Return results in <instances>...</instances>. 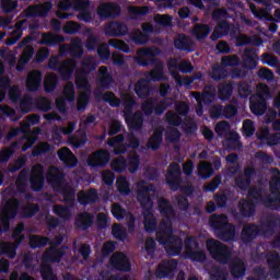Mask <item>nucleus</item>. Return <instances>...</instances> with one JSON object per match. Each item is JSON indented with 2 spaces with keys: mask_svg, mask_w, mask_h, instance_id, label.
<instances>
[{
  "mask_svg": "<svg viewBox=\"0 0 280 280\" xmlns=\"http://www.w3.org/2000/svg\"><path fill=\"white\" fill-rule=\"evenodd\" d=\"M48 183L51 185L54 191L61 194L63 202L68 206L55 205L52 213L62 220L71 218V210L75 207V190L65 184V173H55L47 176Z\"/></svg>",
  "mask_w": 280,
  "mask_h": 280,
  "instance_id": "nucleus-1",
  "label": "nucleus"
},
{
  "mask_svg": "<svg viewBox=\"0 0 280 280\" xmlns=\"http://www.w3.org/2000/svg\"><path fill=\"white\" fill-rule=\"evenodd\" d=\"M271 180L269 183V191L271 195L261 196V189L252 187L247 191L248 198H253L254 202H262L265 207L272 209V211H280V170L277 167L271 168Z\"/></svg>",
  "mask_w": 280,
  "mask_h": 280,
  "instance_id": "nucleus-2",
  "label": "nucleus"
},
{
  "mask_svg": "<svg viewBox=\"0 0 280 280\" xmlns=\"http://www.w3.org/2000/svg\"><path fill=\"white\" fill-rule=\"evenodd\" d=\"M137 200L144 211V231L147 233H154L156 231V218L149 217L152 213V207L154 202L152 201L151 191H155L154 184L145 185V180L138 183Z\"/></svg>",
  "mask_w": 280,
  "mask_h": 280,
  "instance_id": "nucleus-3",
  "label": "nucleus"
},
{
  "mask_svg": "<svg viewBox=\"0 0 280 280\" xmlns=\"http://www.w3.org/2000/svg\"><path fill=\"white\" fill-rule=\"evenodd\" d=\"M170 91H172L170 84H162L160 86V95L164 98L160 102H156V98H147L140 106L143 115L145 117H152V115L161 117L165 113V109L172 107L174 105V98L167 97Z\"/></svg>",
  "mask_w": 280,
  "mask_h": 280,
  "instance_id": "nucleus-4",
  "label": "nucleus"
},
{
  "mask_svg": "<svg viewBox=\"0 0 280 280\" xmlns=\"http://www.w3.org/2000/svg\"><path fill=\"white\" fill-rule=\"evenodd\" d=\"M209 224L217 237L222 242L235 240V225L229 222L226 214H212L209 219Z\"/></svg>",
  "mask_w": 280,
  "mask_h": 280,
  "instance_id": "nucleus-5",
  "label": "nucleus"
},
{
  "mask_svg": "<svg viewBox=\"0 0 280 280\" xmlns=\"http://www.w3.org/2000/svg\"><path fill=\"white\" fill-rule=\"evenodd\" d=\"M206 248L212 259L218 261V264L224 265L231 261V248H229V246L224 245L220 241L215 238L207 241Z\"/></svg>",
  "mask_w": 280,
  "mask_h": 280,
  "instance_id": "nucleus-6",
  "label": "nucleus"
},
{
  "mask_svg": "<svg viewBox=\"0 0 280 280\" xmlns=\"http://www.w3.org/2000/svg\"><path fill=\"white\" fill-rule=\"evenodd\" d=\"M21 203L16 199L7 201L4 208L0 211V226L4 233L10 232V220H14L19 213Z\"/></svg>",
  "mask_w": 280,
  "mask_h": 280,
  "instance_id": "nucleus-7",
  "label": "nucleus"
},
{
  "mask_svg": "<svg viewBox=\"0 0 280 280\" xmlns=\"http://www.w3.org/2000/svg\"><path fill=\"white\" fill-rule=\"evenodd\" d=\"M165 182L171 191H178V188L183 185V170H180L179 163L173 162L168 165Z\"/></svg>",
  "mask_w": 280,
  "mask_h": 280,
  "instance_id": "nucleus-8",
  "label": "nucleus"
},
{
  "mask_svg": "<svg viewBox=\"0 0 280 280\" xmlns=\"http://www.w3.org/2000/svg\"><path fill=\"white\" fill-rule=\"evenodd\" d=\"M178 270V260L175 258L163 259L155 269V277L158 279H174Z\"/></svg>",
  "mask_w": 280,
  "mask_h": 280,
  "instance_id": "nucleus-9",
  "label": "nucleus"
},
{
  "mask_svg": "<svg viewBox=\"0 0 280 280\" xmlns=\"http://www.w3.org/2000/svg\"><path fill=\"white\" fill-rule=\"evenodd\" d=\"M109 266L112 270L117 272H130L132 270V262L124 252H116L109 257Z\"/></svg>",
  "mask_w": 280,
  "mask_h": 280,
  "instance_id": "nucleus-10",
  "label": "nucleus"
},
{
  "mask_svg": "<svg viewBox=\"0 0 280 280\" xmlns=\"http://www.w3.org/2000/svg\"><path fill=\"white\" fill-rule=\"evenodd\" d=\"M32 191H43L45 187V168L43 165L37 164L31 170V175L28 177Z\"/></svg>",
  "mask_w": 280,
  "mask_h": 280,
  "instance_id": "nucleus-11",
  "label": "nucleus"
},
{
  "mask_svg": "<svg viewBox=\"0 0 280 280\" xmlns=\"http://www.w3.org/2000/svg\"><path fill=\"white\" fill-rule=\"evenodd\" d=\"M258 257L267 259V265L269 266V272L272 279H280V254L275 253H260Z\"/></svg>",
  "mask_w": 280,
  "mask_h": 280,
  "instance_id": "nucleus-12",
  "label": "nucleus"
},
{
  "mask_svg": "<svg viewBox=\"0 0 280 280\" xmlns=\"http://www.w3.org/2000/svg\"><path fill=\"white\" fill-rule=\"evenodd\" d=\"M100 19H117L121 14V7L115 2H103L96 9Z\"/></svg>",
  "mask_w": 280,
  "mask_h": 280,
  "instance_id": "nucleus-13",
  "label": "nucleus"
},
{
  "mask_svg": "<svg viewBox=\"0 0 280 280\" xmlns=\"http://www.w3.org/2000/svg\"><path fill=\"white\" fill-rule=\"evenodd\" d=\"M110 161V153L104 149L93 152L88 158L89 167H106Z\"/></svg>",
  "mask_w": 280,
  "mask_h": 280,
  "instance_id": "nucleus-14",
  "label": "nucleus"
},
{
  "mask_svg": "<svg viewBox=\"0 0 280 280\" xmlns=\"http://www.w3.org/2000/svg\"><path fill=\"white\" fill-rule=\"evenodd\" d=\"M159 48H142L139 50L140 56H144L150 59H144L143 57H138L136 62L139 67H153L156 62H159V58H154L159 56Z\"/></svg>",
  "mask_w": 280,
  "mask_h": 280,
  "instance_id": "nucleus-15",
  "label": "nucleus"
},
{
  "mask_svg": "<svg viewBox=\"0 0 280 280\" xmlns=\"http://www.w3.org/2000/svg\"><path fill=\"white\" fill-rule=\"evenodd\" d=\"M249 108L253 115H256L257 117H261V115H265L266 110H268V102L266 101V97H264V94H255L249 100Z\"/></svg>",
  "mask_w": 280,
  "mask_h": 280,
  "instance_id": "nucleus-16",
  "label": "nucleus"
},
{
  "mask_svg": "<svg viewBox=\"0 0 280 280\" xmlns=\"http://www.w3.org/2000/svg\"><path fill=\"white\" fill-rule=\"evenodd\" d=\"M105 36H112V38H118L119 36H126L129 28L124 22L112 21L105 26Z\"/></svg>",
  "mask_w": 280,
  "mask_h": 280,
  "instance_id": "nucleus-17",
  "label": "nucleus"
},
{
  "mask_svg": "<svg viewBox=\"0 0 280 280\" xmlns=\"http://www.w3.org/2000/svg\"><path fill=\"white\" fill-rule=\"evenodd\" d=\"M172 220L173 219H164L162 221L160 230L155 234V238L159 242V244H163L170 241V237H176V235H174Z\"/></svg>",
  "mask_w": 280,
  "mask_h": 280,
  "instance_id": "nucleus-18",
  "label": "nucleus"
},
{
  "mask_svg": "<svg viewBox=\"0 0 280 280\" xmlns=\"http://www.w3.org/2000/svg\"><path fill=\"white\" fill-rule=\"evenodd\" d=\"M279 224L280 218L275 214H270L265 221L260 222L258 225V231L260 235H275V230L279 226Z\"/></svg>",
  "mask_w": 280,
  "mask_h": 280,
  "instance_id": "nucleus-19",
  "label": "nucleus"
},
{
  "mask_svg": "<svg viewBox=\"0 0 280 280\" xmlns=\"http://www.w3.org/2000/svg\"><path fill=\"white\" fill-rule=\"evenodd\" d=\"M124 117L130 132H139L143 129V113L141 110L131 112Z\"/></svg>",
  "mask_w": 280,
  "mask_h": 280,
  "instance_id": "nucleus-20",
  "label": "nucleus"
},
{
  "mask_svg": "<svg viewBox=\"0 0 280 280\" xmlns=\"http://www.w3.org/2000/svg\"><path fill=\"white\" fill-rule=\"evenodd\" d=\"M65 257V249L50 246L42 255L44 264H60Z\"/></svg>",
  "mask_w": 280,
  "mask_h": 280,
  "instance_id": "nucleus-21",
  "label": "nucleus"
},
{
  "mask_svg": "<svg viewBox=\"0 0 280 280\" xmlns=\"http://www.w3.org/2000/svg\"><path fill=\"white\" fill-rule=\"evenodd\" d=\"M162 246H168L166 253L171 255V257H178L180 253H183V238L178 236H170L168 241H164V243H160Z\"/></svg>",
  "mask_w": 280,
  "mask_h": 280,
  "instance_id": "nucleus-22",
  "label": "nucleus"
},
{
  "mask_svg": "<svg viewBox=\"0 0 280 280\" xmlns=\"http://www.w3.org/2000/svg\"><path fill=\"white\" fill-rule=\"evenodd\" d=\"M94 223L95 215L86 211L80 212L74 220L77 229H80L81 231H89Z\"/></svg>",
  "mask_w": 280,
  "mask_h": 280,
  "instance_id": "nucleus-23",
  "label": "nucleus"
},
{
  "mask_svg": "<svg viewBox=\"0 0 280 280\" xmlns=\"http://www.w3.org/2000/svg\"><path fill=\"white\" fill-rule=\"evenodd\" d=\"M258 235H261L259 232V225L256 223H248L241 232V241L243 244H250V242L256 240Z\"/></svg>",
  "mask_w": 280,
  "mask_h": 280,
  "instance_id": "nucleus-24",
  "label": "nucleus"
},
{
  "mask_svg": "<svg viewBox=\"0 0 280 280\" xmlns=\"http://www.w3.org/2000/svg\"><path fill=\"white\" fill-rule=\"evenodd\" d=\"M174 47L178 49V51H186V54H191L194 51V40L189 35L178 34L174 39Z\"/></svg>",
  "mask_w": 280,
  "mask_h": 280,
  "instance_id": "nucleus-25",
  "label": "nucleus"
},
{
  "mask_svg": "<svg viewBox=\"0 0 280 280\" xmlns=\"http://www.w3.org/2000/svg\"><path fill=\"white\" fill-rule=\"evenodd\" d=\"M57 154L59 156V161H61V163H63L66 167H78V158L75 156V154H73V151H71V149L67 147L61 148L57 152Z\"/></svg>",
  "mask_w": 280,
  "mask_h": 280,
  "instance_id": "nucleus-26",
  "label": "nucleus"
},
{
  "mask_svg": "<svg viewBox=\"0 0 280 280\" xmlns=\"http://www.w3.org/2000/svg\"><path fill=\"white\" fill-rule=\"evenodd\" d=\"M238 211L242 218H253L257 213V203L253 199H241Z\"/></svg>",
  "mask_w": 280,
  "mask_h": 280,
  "instance_id": "nucleus-27",
  "label": "nucleus"
},
{
  "mask_svg": "<svg viewBox=\"0 0 280 280\" xmlns=\"http://www.w3.org/2000/svg\"><path fill=\"white\" fill-rule=\"evenodd\" d=\"M75 67H78V63L71 59L65 60L62 63H60L57 71L61 80L65 82L71 80L73 71H75Z\"/></svg>",
  "mask_w": 280,
  "mask_h": 280,
  "instance_id": "nucleus-28",
  "label": "nucleus"
},
{
  "mask_svg": "<svg viewBox=\"0 0 280 280\" xmlns=\"http://www.w3.org/2000/svg\"><path fill=\"white\" fill-rule=\"evenodd\" d=\"M100 200V192L95 188H90L89 190L80 191L78 196V201L83 206L86 207L88 205H95Z\"/></svg>",
  "mask_w": 280,
  "mask_h": 280,
  "instance_id": "nucleus-29",
  "label": "nucleus"
},
{
  "mask_svg": "<svg viewBox=\"0 0 280 280\" xmlns=\"http://www.w3.org/2000/svg\"><path fill=\"white\" fill-rule=\"evenodd\" d=\"M43 82V73L39 70H33L26 77V89L31 93H34L40 89V83Z\"/></svg>",
  "mask_w": 280,
  "mask_h": 280,
  "instance_id": "nucleus-30",
  "label": "nucleus"
},
{
  "mask_svg": "<svg viewBox=\"0 0 280 280\" xmlns=\"http://www.w3.org/2000/svg\"><path fill=\"white\" fill-rule=\"evenodd\" d=\"M163 132H165V128L159 127L153 131V135L149 138L147 142V148L156 152L163 143Z\"/></svg>",
  "mask_w": 280,
  "mask_h": 280,
  "instance_id": "nucleus-31",
  "label": "nucleus"
},
{
  "mask_svg": "<svg viewBox=\"0 0 280 280\" xmlns=\"http://www.w3.org/2000/svg\"><path fill=\"white\" fill-rule=\"evenodd\" d=\"M133 91L140 100H148L152 93V88L147 79L141 78L136 82Z\"/></svg>",
  "mask_w": 280,
  "mask_h": 280,
  "instance_id": "nucleus-32",
  "label": "nucleus"
},
{
  "mask_svg": "<svg viewBox=\"0 0 280 280\" xmlns=\"http://www.w3.org/2000/svg\"><path fill=\"white\" fill-rule=\"evenodd\" d=\"M65 42V36L56 35L51 32L43 33L42 40L38 42V45H46L47 47H56Z\"/></svg>",
  "mask_w": 280,
  "mask_h": 280,
  "instance_id": "nucleus-33",
  "label": "nucleus"
},
{
  "mask_svg": "<svg viewBox=\"0 0 280 280\" xmlns=\"http://www.w3.org/2000/svg\"><path fill=\"white\" fill-rule=\"evenodd\" d=\"M230 273L233 279H244L246 275V264L242 259H235L230 264Z\"/></svg>",
  "mask_w": 280,
  "mask_h": 280,
  "instance_id": "nucleus-34",
  "label": "nucleus"
},
{
  "mask_svg": "<svg viewBox=\"0 0 280 280\" xmlns=\"http://www.w3.org/2000/svg\"><path fill=\"white\" fill-rule=\"evenodd\" d=\"M51 8H54L51 2H45L44 4L30 7L26 11V16H46L49 14Z\"/></svg>",
  "mask_w": 280,
  "mask_h": 280,
  "instance_id": "nucleus-35",
  "label": "nucleus"
},
{
  "mask_svg": "<svg viewBox=\"0 0 280 280\" xmlns=\"http://www.w3.org/2000/svg\"><path fill=\"white\" fill-rule=\"evenodd\" d=\"M158 207L160 210L161 215H163L164 219H175L176 218V211L174 210V207H172V203L166 198H162L158 202Z\"/></svg>",
  "mask_w": 280,
  "mask_h": 280,
  "instance_id": "nucleus-36",
  "label": "nucleus"
},
{
  "mask_svg": "<svg viewBox=\"0 0 280 280\" xmlns=\"http://www.w3.org/2000/svg\"><path fill=\"white\" fill-rule=\"evenodd\" d=\"M153 67L154 68L148 75L149 80H151L152 82H163V80H165V65L163 63V61L158 59Z\"/></svg>",
  "mask_w": 280,
  "mask_h": 280,
  "instance_id": "nucleus-37",
  "label": "nucleus"
},
{
  "mask_svg": "<svg viewBox=\"0 0 280 280\" xmlns=\"http://www.w3.org/2000/svg\"><path fill=\"white\" fill-rule=\"evenodd\" d=\"M89 74L77 71L74 74V84L79 91L91 94V83L89 82Z\"/></svg>",
  "mask_w": 280,
  "mask_h": 280,
  "instance_id": "nucleus-38",
  "label": "nucleus"
},
{
  "mask_svg": "<svg viewBox=\"0 0 280 280\" xmlns=\"http://www.w3.org/2000/svg\"><path fill=\"white\" fill-rule=\"evenodd\" d=\"M256 56L257 50L255 48H245L243 59L244 69L253 70L257 67V60H255Z\"/></svg>",
  "mask_w": 280,
  "mask_h": 280,
  "instance_id": "nucleus-39",
  "label": "nucleus"
},
{
  "mask_svg": "<svg viewBox=\"0 0 280 280\" xmlns=\"http://www.w3.org/2000/svg\"><path fill=\"white\" fill-rule=\"evenodd\" d=\"M233 84L231 82L220 83L218 86V97L221 102H229L233 95Z\"/></svg>",
  "mask_w": 280,
  "mask_h": 280,
  "instance_id": "nucleus-40",
  "label": "nucleus"
},
{
  "mask_svg": "<svg viewBox=\"0 0 280 280\" xmlns=\"http://www.w3.org/2000/svg\"><path fill=\"white\" fill-rule=\"evenodd\" d=\"M96 100H103V102H106L107 104H109V106H112V108H119V106H121V100L117 98V96L110 92H98L96 94Z\"/></svg>",
  "mask_w": 280,
  "mask_h": 280,
  "instance_id": "nucleus-41",
  "label": "nucleus"
},
{
  "mask_svg": "<svg viewBox=\"0 0 280 280\" xmlns=\"http://www.w3.org/2000/svg\"><path fill=\"white\" fill-rule=\"evenodd\" d=\"M209 34H211V26H209V24H195L192 28V36H195L197 40H205Z\"/></svg>",
  "mask_w": 280,
  "mask_h": 280,
  "instance_id": "nucleus-42",
  "label": "nucleus"
},
{
  "mask_svg": "<svg viewBox=\"0 0 280 280\" xmlns=\"http://www.w3.org/2000/svg\"><path fill=\"white\" fill-rule=\"evenodd\" d=\"M172 78L174 79L177 86H186V89H190L191 84H194V80H200L201 75H196L194 78L189 77H180V73L173 71Z\"/></svg>",
  "mask_w": 280,
  "mask_h": 280,
  "instance_id": "nucleus-43",
  "label": "nucleus"
},
{
  "mask_svg": "<svg viewBox=\"0 0 280 280\" xmlns=\"http://www.w3.org/2000/svg\"><path fill=\"white\" fill-rule=\"evenodd\" d=\"M84 56V46H82V39L74 38L70 42V57L80 59Z\"/></svg>",
  "mask_w": 280,
  "mask_h": 280,
  "instance_id": "nucleus-44",
  "label": "nucleus"
},
{
  "mask_svg": "<svg viewBox=\"0 0 280 280\" xmlns=\"http://www.w3.org/2000/svg\"><path fill=\"white\" fill-rule=\"evenodd\" d=\"M191 95L196 100V102H198L199 105L200 104L208 105V104H211V102H213V100H215V94L211 91H205L202 93L192 92Z\"/></svg>",
  "mask_w": 280,
  "mask_h": 280,
  "instance_id": "nucleus-45",
  "label": "nucleus"
},
{
  "mask_svg": "<svg viewBox=\"0 0 280 280\" xmlns=\"http://www.w3.org/2000/svg\"><path fill=\"white\" fill-rule=\"evenodd\" d=\"M49 242H50L49 237L42 236V235H32L30 236V240H28L30 247L33 249L45 248V246H47Z\"/></svg>",
  "mask_w": 280,
  "mask_h": 280,
  "instance_id": "nucleus-46",
  "label": "nucleus"
},
{
  "mask_svg": "<svg viewBox=\"0 0 280 280\" xmlns=\"http://www.w3.org/2000/svg\"><path fill=\"white\" fill-rule=\"evenodd\" d=\"M209 275L210 280H229V271L220 266H212Z\"/></svg>",
  "mask_w": 280,
  "mask_h": 280,
  "instance_id": "nucleus-47",
  "label": "nucleus"
},
{
  "mask_svg": "<svg viewBox=\"0 0 280 280\" xmlns=\"http://www.w3.org/2000/svg\"><path fill=\"white\" fill-rule=\"evenodd\" d=\"M126 161L128 172L130 174H137V172H139V165H141V158H139V154L128 155Z\"/></svg>",
  "mask_w": 280,
  "mask_h": 280,
  "instance_id": "nucleus-48",
  "label": "nucleus"
},
{
  "mask_svg": "<svg viewBox=\"0 0 280 280\" xmlns=\"http://www.w3.org/2000/svg\"><path fill=\"white\" fill-rule=\"evenodd\" d=\"M198 176L207 180L213 176V166L208 162H202L197 166Z\"/></svg>",
  "mask_w": 280,
  "mask_h": 280,
  "instance_id": "nucleus-49",
  "label": "nucleus"
},
{
  "mask_svg": "<svg viewBox=\"0 0 280 280\" xmlns=\"http://www.w3.org/2000/svg\"><path fill=\"white\" fill-rule=\"evenodd\" d=\"M130 38L136 45H148L150 43V35L139 28L131 33Z\"/></svg>",
  "mask_w": 280,
  "mask_h": 280,
  "instance_id": "nucleus-50",
  "label": "nucleus"
},
{
  "mask_svg": "<svg viewBox=\"0 0 280 280\" xmlns=\"http://www.w3.org/2000/svg\"><path fill=\"white\" fill-rule=\"evenodd\" d=\"M116 187L121 196H130V182L126 176H119L116 179Z\"/></svg>",
  "mask_w": 280,
  "mask_h": 280,
  "instance_id": "nucleus-51",
  "label": "nucleus"
},
{
  "mask_svg": "<svg viewBox=\"0 0 280 280\" xmlns=\"http://www.w3.org/2000/svg\"><path fill=\"white\" fill-rule=\"evenodd\" d=\"M260 139L261 141H267V145H269V148L280 145V132L270 133V131H268L267 129L266 132L262 136H260Z\"/></svg>",
  "mask_w": 280,
  "mask_h": 280,
  "instance_id": "nucleus-52",
  "label": "nucleus"
},
{
  "mask_svg": "<svg viewBox=\"0 0 280 280\" xmlns=\"http://www.w3.org/2000/svg\"><path fill=\"white\" fill-rule=\"evenodd\" d=\"M40 276L43 280H58V275L54 272V267L49 264L40 266Z\"/></svg>",
  "mask_w": 280,
  "mask_h": 280,
  "instance_id": "nucleus-53",
  "label": "nucleus"
},
{
  "mask_svg": "<svg viewBox=\"0 0 280 280\" xmlns=\"http://www.w3.org/2000/svg\"><path fill=\"white\" fill-rule=\"evenodd\" d=\"M95 69H97V63L95 60H93V58L89 57L81 62V69L79 72L89 75V73L95 71Z\"/></svg>",
  "mask_w": 280,
  "mask_h": 280,
  "instance_id": "nucleus-54",
  "label": "nucleus"
},
{
  "mask_svg": "<svg viewBox=\"0 0 280 280\" xmlns=\"http://www.w3.org/2000/svg\"><path fill=\"white\" fill-rule=\"evenodd\" d=\"M58 86V77L48 74L44 81V90L46 93H54Z\"/></svg>",
  "mask_w": 280,
  "mask_h": 280,
  "instance_id": "nucleus-55",
  "label": "nucleus"
},
{
  "mask_svg": "<svg viewBox=\"0 0 280 280\" xmlns=\"http://www.w3.org/2000/svg\"><path fill=\"white\" fill-rule=\"evenodd\" d=\"M241 137L237 132H231L228 137V148L230 150H242L243 144L242 141H240Z\"/></svg>",
  "mask_w": 280,
  "mask_h": 280,
  "instance_id": "nucleus-56",
  "label": "nucleus"
},
{
  "mask_svg": "<svg viewBox=\"0 0 280 280\" xmlns=\"http://www.w3.org/2000/svg\"><path fill=\"white\" fill-rule=\"evenodd\" d=\"M210 78H212V80H214L215 82H220V80H224L226 78V68L220 65L213 66Z\"/></svg>",
  "mask_w": 280,
  "mask_h": 280,
  "instance_id": "nucleus-57",
  "label": "nucleus"
},
{
  "mask_svg": "<svg viewBox=\"0 0 280 280\" xmlns=\"http://www.w3.org/2000/svg\"><path fill=\"white\" fill-rule=\"evenodd\" d=\"M110 167L114 172H117V174H121V172H126V170H128V163L126 158L124 156L117 158L112 162Z\"/></svg>",
  "mask_w": 280,
  "mask_h": 280,
  "instance_id": "nucleus-58",
  "label": "nucleus"
},
{
  "mask_svg": "<svg viewBox=\"0 0 280 280\" xmlns=\"http://www.w3.org/2000/svg\"><path fill=\"white\" fill-rule=\"evenodd\" d=\"M109 47H113L114 49H118V51H122L124 54H130V46L120 39H109L108 40Z\"/></svg>",
  "mask_w": 280,
  "mask_h": 280,
  "instance_id": "nucleus-59",
  "label": "nucleus"
},
{
  "mask_svg": "<svg viewBox=\"0 0 280 280\" xmlns=\"http://www.w3.org/2000/svg\"><path fill=\"white\" fill-rule=\"evenodd\" d=\"M51 152V144L49 142H39L37 145L33 148V156H43V154H47Z\"/></svg>",
  "mask_w": 280,
  "mask_h": 280,
  "instance_id": "nucleus-60",
  "label": "nucleus"
},
{
  "mask_svg": "<svg viewBox=\"0 0 280 280\" xmlns=\"http://www.w3.org/2000/svg\"><path fill=\"white\" fill-rule=\"evenodd\" d=\"M38 211H40V206L38 203H27L22 209V215L23 218H34Z\"/></svg>",
  "mask_w": 280,
  "mask_h": 280,
  "instance_id": "nucleus-61",
  "label": "nucleus"
},
{
  "mask_svg": "<svg viewBox=\"0 0 280 280\" xmlns=\"http://www.w3.org/2000/svg\"><path fill=\"white\" fill-rule=\"evenodd\" d=\"M241 60L237 55H228L221 58L222 67H240Z\"/></svg>",
  "mask_w": 280,
  "mask_h": 280,
  "instance_id": "nucleus-62",
  "label": "nucleus"
},
{
  "mask_svg": "<svg viewBox=\"0 0 280 280\" xmlns=\"http://www.w3.org/2000/svg\"><path fill=\"white\" fill-rule=\"evenodd\" d=\"M16 250H19V246L14 243H4L2 246V255H5L9 259L16 257Z\"/></svg>",
  "mask_w": 280,
  "mask_h": 280,
  "instance_id": "nucleus-63",
  "label": "nucleus"
},
{
  "mask_svg": "<svg viewBox=\"0 0 280 280\" xmlns=\"http://www.w3.org/2000/svg\"><path fill=\"white\" fill-rule=\"evenodd\" d=\"M180 130L178 128H171L165 132V139L168 143H178L180 141Z\"/></svg>",
  "mask_w": 280,
  "mask_h": 280,
  "instance_id": "nucleus-64",
  "label": "nucleus"
}]
</instances>
